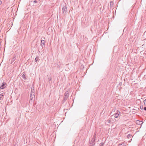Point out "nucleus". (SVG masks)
I'll use <instances>...</instances> for the list:
<instances>
[{
    "mask_svg": "<svg viewBox=\"0 0 146 146\" xmlns=\"http://www.w3.org/2000/svg\"><path fill=\"white\" fill-rule=\"evenodd\" d=\"M62 9V13L64 15H65L67 13V9L66 5H63Z\"/></svg>",
    "mask_w": 146,
    "mask_h": 146,
    "instance_id": "1",
    "label": "nucleus"
},
{
    "mask_svg": "<svg viewBox=\"0 0 146 146\" xmlns=\"http://www.w3.org/2000/svg\"><path fill=\"white\" fill-rule=\"evenodd\" d=\"M95 138H93L92 139L91 141L90 142L89 144L90 146H93L95 144Z\"/></svg>",
    "mask_w": 146,
    "mask_h": 146,
    "instance_id": "2",
    "label": "nucleus"
},
{
    "mask_svg": "<svg viewBox=\"0 0 146 146\" xmlns=\"http://www.w3.org/2000/svg\"><path fill=\"white\" fill-rule=\"evenodd\" d=\"M7 84L6 82H3L2 83L1 85L0 86V89H3L7 86Z\"/></svg>",
    "mask_w": 146,
    "mask_h": 146,
    "instance_id": "3",
    "label": "nucleus"
},
{
    "mask_svg": "<svg viewBox=\"0 0 146 146\" xmlns=\"http://www.w3.org/2000/svg\"><path fill=\"white\" fill-rule=\"evenodd\" d=\"M120 113V112H119V111L118 110H117V113H116L114 114H113V115H111V117H112L113 116H114V117L117 118L118 117Z\"/></svg>",
    "mask_w": 146,
    "mask_h": 146,
    "instance_id": "4",
    "label": "nucleus"
},
{
    "mask_svg": "<svg viewBox=\"0 0 146 146\" xmlns=\"http://www.w3.org/2000/svg\"><path fill=\"white\" fill-rule=\"evenodd\" d=\"M35 95H32V94H30V102H33V98H35Z\"/></svg>",
    "mask_w": 146,
    "mask_h": 146,
    "instance_id": "5",
    "label": "nucleus"
},
{
    "mask_svg": "<svg viewBox=\"0 0 146 146\" xmlns=\"http://www.w3.org/2000/svg\"><path fill=\"white\" fill-rule=\"evenodd\" d=\"M45 41L44 40H41L40 45L42 47V48L43 47V46H45Z\"/></svg>",
    "mask_w": 146,
    "mask_h": 146,
    "instance_id": "6",
    "label": "nucleus"
},
{
    "mask_svg": "<svg viewBox=\"0 0 146 146\" xmlns=\"http://www.w3.org/2000/svg\"><path fill=\"white\" fill-rule=\"evenodd\" d=\"M111 119H108L107 122H105V124H106L107 125H109V124H110L111 122Z\"/></svg>",
    "mask_w": 146,
    "mask_h": 146,
    "instance_id": "7",
    "label": "nucleus"
},
{
    "mask_svg": "<svg viewBox=\"0 0 146 146\" xmlns=\"http://www.w3.org/2000/svg\"><path fill=\"white\" fill-rule=\"evenodd\" d=\"M16 56L14 55L13 58L11 59V63L12 64L13 62L16 60Z\"/></svg>",
    "mask_w": 146,
    "mask_h": 146,
    "instance_id": "8",
    "label": "nucleus"
},
{
    "mask_svg": "<svg viewBox=\"0 0 146 146\" xmlns=\"http://www.w3.org/2000/svg\"><path fill=\"white\" fill-rule=\"evenodd\" d=\"M4 96L3 93H2L0 94V100H3Z\"/></svg>",
    "mask_w": 146,
    "mask_h": 146,
    "instance_id": "9",
    "label": "nucleus"
},
{
    "mask_svg": "<svg viewBox=\"0 0 146 146\" xmlns=\"http://www.w3.org/2000/svg\"><path fill=\"white\" fill-rule=\"evenodd\" d=\"M22 77L23 78H24L25 80H27V79L26 78V74H25L23 73L22 75Z\"/></svg>",
    "mask_w": 146,
    "mask_h": 146,
    "instance_id": "10",
    "label": "nucleus"
},
{
    "mask_svg": "<svg viewBox=\"0 0 146 146\" xmlns=\"http://www.w3.org/2000/svg\"><path fill=\"white\" fill-rule=\"evenodd\" d=\"M34 87L33 89H32L31 90V94H32V95H35V94L34 92Z\"/></svg>",
    "mask_w": 146,
    "mask_h": 146,
    "instance_id": "11",
    "label": "nucleus"
},
{
    "mask_svg": "<svg viewBox=\"0 0 146 146\" xmlns=\"http://www.w3.org/2000/svg\"><path fill=\"white\" fill-rule=\"evenodd\" d=\"M39 59V57L38 56H37L36 57V58H35V62H37L38 60V59Z\"/></svg>",
    "mask_w": 146,
    "mask_h": 146,
    "instance_id": "12",
    "label": "nucleus"
},
{
    "mask_svg": "<svg viewBox=\"0 0 146 146\" xmlns=\"http://www.w3.org/2000/svg\"><path fill=\"white\" fill-rule=\"evenodd\" d=\"M68 97H65L64 96V98H63V101L65 102V101H66L67 99V98H68Z\"/></svg>",
    "mask_w": 146,
    "mask_h": 146,
    "instance_id": "13",
    "label": "nucleus"
},
{
    "mask_svg": "<svg viewBox=\"0 0 146 146\" xmlns=\"http://www.w3.org/2000/svg\"><path fill=\"white\" fill-rule=\"evenodd\" d=\"M118 146H125V145L123 143H121V144L119 143L118 144Z\"/></svg>",
    "mask_w": 146,
    "mask_h": 146,
    "instance_id": "14",
    "label": "nucleus"
},
{
    "mask_svg": "<svg viewBox=\"0 0 146 146\" xmlns=\"http://www.w3.org/2000/svg\"><path fill=\"white\" fill-rule=\"evenodd\" d=\"M113 1H111L110 2V6H112L113 5Z\"/></svg>",
    "mask_w": 146,
    "mask_h": 146,
    "instance_id": "15",
    "label": "nucleus"
},
{
    "mask_svg": "<svg viewBox=\"0 0 146 146\" xmlns=\"http://www.w3.org/2000/svg\"><path fill=\"white\" fill-rule=\"evenodd\" d=\"M131 135L130 134H129L127 135V138L129 139L131 137Z\"/></svg>",
    "mask_w": 146,
    "mask_h": 146,
    "instance_id": "16",
    "label": "nucleus"
},
{
    "mask_svg": "<svg viewBox=\"0 0 146 146\" xmlns=\"http://www.w3.org/2000/svg\"><path fill=\"white\" fill-rule=\"evenodd\" d=\"M64 96L68 97L69 96V94H67L65 93L64 94Z\"/></svg>",
    "mask_w": 146,
    "mask_h": 146,
    "instance_id": "17",
    "label": "nucleus"
},
{
    "mask_svg": "<svg viewBox=\"0 0 146 146\" xmlns=\"http://www.w3.org/2000/svg\"><path fill=\"white\" fill-rule=\"evenodd\" d=\"M144 105L146 106V99L143 101Z\"/></svg>",
    "mask_w": 146,
    "mask_h": 146,
    "instance_id": "18",
    "label": "nucleus"
},
{
    "mask_svg": "<svg viewBox=\"0 0 146 146\" xmlns=\"http://www.w3.org/2000/svg\"><path fill=\"white\" fill-rule=\"evenodd\" d=\"M104 145V143H101L100 144V145L99 146H103Z\"/></svg>",
    "mask_w": 146,
    "mask_h": 146,
    "instance_id": "19",
    "label": "nucleus"
},
{
    "mask_svg": "<svg viewBox=\"0 0 146 146\" xmlns=\"http://www.w3.org/2000/svg\"><path fill=\"white\" fill-rule=\"evenodd\" d=\"M52 78L51 77H49L48 78V80L49 81H50L51 80H52Z\"/></svg>",
    "mask_w": 146,
    "mask_h": 146,
    "instance_id": "20",
    "label": "nucleus"
},
{
    "mask_svg": "<svg viewBox=\"0 0 146 146\" xmlns=\"http://www.w3.org/2000/svg\"><path fill=\"white\" fill-rule=\"evenodd\" d=\"M69 90H67L66 92H65V93H67V94H69Z\"/></svg>",
    "mask_w": 146,
    "mask_h": 146,
    "instance_id": "21",
    "label": "nucleus"
},
{
    "mask_svg": "<svg viewBox=\"0 0 146 146\" xmlns=\"http://www.w3.org/2000/svg\"><path fill=\"white\" fill-rule=\"evenodd\" d=\"M143 106H140V108L142 110L143 109Z\"/></svg>",
    "mask_w": 146,
    "mask_h": 146,
    "instance_id": "22",
    "label": "nucleus"
},
{
    "mask_svg": "<svg viewBox=\"0 0 146 146\" xmlns=\"http://www.w3.org/2000/svg\"><path fill=\"white\" fill-rule=\"evenodd\" d=\"M34 2L35 3H37V1H36V0H35L34 1Z\"/></svg>",
    "mask_w": 146,
    "mask_h": 146,
    "instance_id": "23",
    "label": "nucleus"
},
{
    "mask_svg": "<svg viewBox=\"0 0 146 146\" xmlns=\"http://www.w3.org/2000/svg\"><path fill=\"white\" fill-rule=\"evenodd\" d=\"M143 108L146 111V106L144 107Z\"/></svg>",
    "mask_w": 146,
    "mask_h": 146,
    "instance_id": "24",
    "label": "nucleus"
},
{
    "mask_svg": "<svg viewBox=\"0 0 146 146\" xmlns=\"http://www.w3.org/2000/svg\"><path fill=\"white\" fill-rule=\"evenodd\" d=\"M18 146V145H17V143H15L14 145V146Z\"/></svg>",
    "mask_w": 146,
    "mask_h": 146,
    "instance_id": "25",
    "label": "nucleus"
},
{
    "mask_svg": "<svg viewBox=\"0 0 146 146\" xmlns=\"http://www.w3.org/2000/svg\"><path fill=\"white\" fill-rule=\"evenodd\" d=\"M2 2L0 0V5L2 4Z\"/></svg>",
    "mask_w": 146,
    "mask_h": 146,
    "instance_id": "26",
    "label": "nucleus"
},
{
    "mask_svg": "<svg viewBox=\"0 0 146 146\" xmlns=\"http://www.w3.org/2000/svg\"><path fill=\"white\" fill-rule=\"evenodd\" d=\"M146 33V31H145V32L144 33Z\"/></svg>",
    "mask_w": 146,
    "mask_h": 146,
    "instance_id": "27",
    "label": "nucleus"
}]
</instances>
